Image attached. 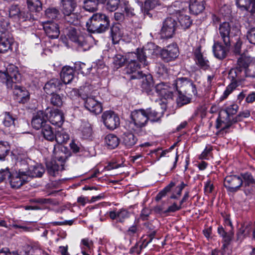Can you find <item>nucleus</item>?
Segmentation results:
<instances>
[{"label": "nucleus", "mask_w": 255, "mask_h": 255, "mask_svg": "<svg viewBox=\"0 0 255 255\" xmlns=\"http://www.w3.org/2000/svg\"><path fill=\"white\" fill-rule=\"evenodd\" d=\"M20 81V74L13 65H8L4 71H0V82L4 84L7 89L13 90V97L17 102L24 104L29 100V93L19 85Z\"/></svg>", "instance_id": "nucleus-1"}, {"label": "nucleus", "mask_w": 255, "mask_h": 255, "mask_svg": "<svg viewBox=\"0 0 255 255\" xmlns=\"http://www.w3.org/2000/svg\"><path fill=\"white\" fill-rule=\"evenodd\" d=\"M109 25L108 17L101 13L94 14L86 22L87 30L91 33H104L108 29Z\"/></svg>", "instance_id": "nucleus-2"}, {"label": "nucleus", "mask_w": 255, "mask_h": 255, "mask_svg": "<svg viewBox=\"0 0 255 255\" xmlns=\"http://www.w3.org/2000/svg\"><path fill=\"white\" fill-rule=\"evenodd\" d=\"M131 121L128 125V129L138 134L142 135L145 132L143 128L148 121L145 110L140 109L133 111L131 114Z\"/></svg>", "instance_id": "nucleus-3"}, {"label": "nucleus", "mask_w": 255, "mask_h": 255, "mask_svg": "<svg viewBox=\"0 0 255 255\" xmlns=\"http://www.w3.org/2000/svg\"><path fill=\"white\" fill-rule=\"evenodd\" d=\"M128 63L127 66L125 71L130 75V79H141L143 78L144 74L142 72L138 71V69L144 67L147 65H143L139 61L138 55L135 53H131L128 55Z\"/></svg>", "instance_id": "nucleus-4"}, {"label": "nucleus", "mask_w": 255, "mask_h": 255, "mask_svg": "<svg viewBox=\"0 0 255 255\" xmlns=\"http://www.w3.org/2000/svg\"><path fill=\"white\" fill-rule=\"evenodd\" d=\"M240 33V30L237 26L231 27L227 22H223L219 27V35L227 47L230 46L231 42H234L233 37L238 36Z\"/></svg>", "instance_id": "nucleus-5"}, {"label": "nucleus", "mask_w": 255, "mask_h": 255, "mask_svg": "<svg viewBox=\"0 0 255 255\" xmlns=\"http://www.w3.org/2000/svg\"><path fill=\"white\" fill-rule=\"evenodd\" d=\"M67 36L72 41L79 51H86L89 49L90 46L87 42V39L79 30L75 28L69 29Z\"/></svg>", "instance_id": "nucleus-6"}, {"label": "nucleus", "mask_w": 255, "mask_h": 255, "mask_svg": "<svg viewBox=\"0 0 255 255\" xmlns=\"http://www.w3.org/2000/svg\"><path fill=\"white\" fill-rule=\"evenodd\" d=\"M177 23L173 17H167L163 22L160 30L161 37L162 38H170L175 33Z\"/></svg>", "instance_id": "nucleus-7"}, {"label": "nucleus", "mask_w": 255, "mask_h": 255, "mask_svg": "<svg viewBox=\"0 0 255 255\" xmlns=\"http://www.w3.org/2000/svg\"><path fill=\"white\" fill-rule=\"evenodd\" d=\"M156 47L152 43H148L142 49L137 48L135 53L138 55L139 61L143 65H148V62L147 58L157 54L155 50Z\"/></svg>", "instance_id": "nucleus-8"}, {"label": "nucleus", "mask_w": 255, "mask_h": 255, "mask_svg": "<svg viewBox=\"0 0 255 255\" xmlns=\"http://www.w3.org/2000/svg\"><path fill=\"white\" fill-rule=\"evenodd\" d=\"M102 119L105 127L111 130L117 128L120 124L119 116L114 112L107 111L103 113Z\"/></svg>", "instance_id": "nucleus-9"}, {"label": "nucleus", "mask_w": 255, "mask_h": 255, "mask_svg": "<svg viewBox=\"0 0 255 255\" xmlns=\"http://www.w3.org/2000/svg\"><path fill=\"white\" fill-rule=\"evenodd\" d=\"M224 184L228 191L231 192H236L243 185V181L241 177L236 175H231L226 177Z\"/></svg>", "instance_id": "nucleus-10"}, {"label": "nucleus", "mask_w": 255, "mask_h": 255, "mask_svg": "<svg viewBox=\"0 0 255 255\" xmlns=\"http://www.w3.org/2000/svg\"><path fill=\"white\" fill-rule=\"evenodd\" d=\"M244 185V192L246 195H253L255 192V179L251 173L241 174Z\"/></svg>", "instance_id": "nucleus-11"}, {"label": "nucleus", "mask_w": 255, "mask_h": 255, "mask_svg": "<svg viewBox=\"0 0 255 255\" xmlns=\"http://www.w3.org/2000/svg\"><path fill=\"white\" fill-rule=\"evenodd\" d=\"M252 232L253 239H255V222L254 225L251 222L244 223L238 229L237 233V240L242 242Z\"/></svg>", "instance_id": "nucleus-12"}, {"label": "nucleus", "mask_w": 255, "mask_h": 255, "mask_svg": "<svg viewBox=\"0 0 255 255\" xmlns=\"http://www.w3.org/2000/svg\"><path fill=\"white\" fill-rule=\"evenodd\" d=\"M179 55V50L176 44H170L160 51V55L162 59L166 61L169 62L175 59Z\"/></svg>", "instance_id": "nucleus-13"}, {"label": "nucleus", "mask_w": 255, "mask_h": 255, "mask_svg": "<svg viewBox=\"0 0 255 255\" xmlns=\"http://www.w3.org/2000/svg\"><path fill=\"white\" fill-rule=\"evenodd\" d=\"M155 89L156 93L165 99H172L174 92L172 86L163 82L157 84Z\"/></svg>", "instance_id": "nucleus-14"}, {"label": "nucleus", "mask_w": 255, "mask_h": 255, "mask_svg": "<svg viewBox=\"0 0 255 255\" xmlns=\"http://www.w3.org/2000/svg\"><path fill=\"white\" fill-rule=\"evenodd\" d=\"M85 107L90 112L96 115L100 114L103 110L101 103L91 97L86 99Z\"/></svg>", "instance_id": "nucleus-15"}, {"label": "nucleus", "mask_w": 255, "mask_h": 255, "mask_svg": "<svg viewBox=\"0 0 255 255\" xmlns=\"http://www.w3.org/2000/svg\"><path fill=\"white\" fill-rule=\"evenodd\" d=\"M140 5V9L144 15H148L150 10L154 8L157 5L160 4L161 0H136Z\"/></svg>", "instance_id": "nucleus-16"}, {"label": "nucleus", "mask_w": 255, "mask_h": 255, "mask_svg": "<svg viewBox=\"0 0 255 255\" xmlns=\"http://www.w3.org/2000/svg\"><path fill=\"white\" fill-rule=\"evenodd\" d=\"M48 119L47 116L42 111H39L33 116L31 125L33 128L36 129H39L41 128H43L45 125L47 120Z\"/></svg>", "instance_id": "nucleus-17"}, {"label": "nucleus", "mask_w": 255, "mask_h": 255, "mask_svg": "<svg viewBox=\"0 0 255 255\" xmlns=\"http://www.w3.org/2000/svg\"><path fill=\"white\" fill-rule=\"evenodd\" d=\"M9 179L11 186L13 188H18L27 181V176L24 171L19 169L18 173L15 176Z\"/></svg>", "instance_id": "nucleus-18"}, {"label": "nucleus", "mask_w": 255, "mask_h": 255, "mask_svg": "<svg viewBox=\"0 0 255 255\" xmlns=\"http://www.w3.org/2000/svg\"><path fill=\"white\" fill-rule=\"evenodd\" d=\"M63 84L60 80L52 79L46 83L44 90L47 94H50L60 90Z\"/></svg>", "instance_id": "nucleus-19"}, {"label": "nucleus", "mask_w": 255, "mask_h": 255, "mask_svg": "<svg viewBox=\"0 0 255 255\" xmlns=\"http://www.w3.org/2000/svg\"><path fill=\"white\" fill-rule=\"evenodd\" d=\"M43 28L49 37L54 39L58 37L60 31L57 23L49 21L44 24Z\"/></svg>", "instance_id": "nucleus-20"}, {"label": "nucleus", "mask_w": 255, "mask_h": 255, "mask_svg": "<svg viewBox=\"0 0 255 255\" xmlns=\"http://www.w3.org/2000/svg\"><path fill=\"white\" fill-rule=\"evenodd\" d=\"M235 119L231 120V117H226L223 114L220 113L217 120L216 128L224 130L229 128L231 125L235 123Z\"/></svg>", "instance_id": "nucleus-21"}, {"label": "nucleus", "mask_w": 255, "mask_h": 255, "mask_svg": "<svg viewBox=\"0 0 255 255\" xmlns=\"http://www.w3.org/2000/svg\"><path fill=\"white\" fill-rule=\"evenodd\" d=\"M109 215L112 220H116L117 222L123 223L129 217V213L126 209L122 208L118 211H110Z\"/></svg>", "instance_id": "nucleus-22"}, {"label": "nucleus", "mask_w": 255, "mask_h": 255, "mask_svg": "<svg viewBox=\"0 0 255 255\" xmlns=\"http://www.w3.org/2000/svg\"><path fill=\"white\" fill-rule=\"evenodd\" d=\"M27 176L31 177H41L45 172V168L40 164L36 163L28 167L25 171Z\"/></svg>", "instance_id": "nucleus-23"}, {"label": "nucleus", "mask_w": 255, "mask_h": 255, "mask_svg": "<svg viewBox=\"0 0 255 255\" xmlns=\"http://www.w3.org/2000/svg\"><path fill=\"white\" fill-rule=\"evenodd\" d=\"M196 63L201 68L206 70L209 67V61L201 53V47L197 48L194 52Z\"/></svg>", "instance_id": "nucleus-24"}, {"label": "nucleus", "mask_w": 255, "mask_h": 255, "mask_svg": "<svg viewBox=\"0 0 255 255\" xmlns=\"http://www.w3.org/2000/svg\"><path fill=\"white\" fill-rule=\"evenodd\" d=\"M48 119L52 125L61 127L64 121V117L59 110L55 109L51 111Z\"/></svg>", "instance_id": "nucleus-25"}, {"label": "nucleus", "mask_w": 255, "mask_h": 255, "mask_svg": "<svg viewBox=\"0 0 255 255\" xmlns=\"http://www.w3.org/2000/svg\"><path fill=\"white\" fill-rule=\"evenodd\" d=\"M230 46H223L220 42H215L213 46V51L215 56L219 59L225 58Z\"/></svg>", "instance_id": "nucleus-26"}, {"label": "nucleus", "mask_w": 255, "mask_h": 255, "mask_svg": "<svg viewBox=\"0 0 255 255\" xmlns=\"http://www.w3.org/2000/svg\"><path fill=\"white\" fill-rule=\"evenodd\" d=\"M75 70L70 66H64L61 72V78L64 84L70 83L74 77Z\"/></svg>", "instance_id": "nucleus-27"}, {"label": "nucleus", "mask_w": 255, "mask_h": 255, "mask_svg": "<svg viewBox=\"0 0 255 255\" xmlns=\"http://www.w3.org/2000/svg\"><path fill=\"white\" fill-rule=\"evenodd\" d=\"M61 10L64 15L70 14L77 6L75 0H61Z\"/></svg>", "instance_id": "nucleus-28"}, {"label": "nucleus", "mask_w": 255, "mask_h": 255, "mask_svg": "<svg viewBox=\"0 0 255 255\" xmlns=\"http://www.w3.org/2000/svg\"><path fill=\"white\" fill-rule=\"evenodd\" d=\"M48 173L52 176H56L59 172L64 170V167L59 164L56 160H50L46 163Z\"/></svg>", "instance_id": "nucleus-29"}, {"label": "nucleus", "mask_w": 255, "mask_h": 255, "mask_svg": "<svg viewBox=\"0 0 255 255\" xmlns=\"http://www.w3.org/2000/svg\"><path fill=\"white\" fill-rule=\"evenodd\" d=\"M182 92L191 96H195L197 94L195 85L187 78L183 77Z\"/></svg>", "instance_id": "nucleus-30"}, {"label": "nucleus", "mask_w": 255, "mask_h": 255, "mask_svg": "<svg viewBox=\"0 0 255 255\" xmlns=\"http://www.w3.org/2000/svg\"><path fill=\"white\" fill-rule=\"evenodd\" d=\"M14 42L13 39L5 35L0 37V53H5L11 50V46Z\"/></svg>", "instance_id": "nucleus-31"}, {"label": "nucleus", "mask_w": 255, "mask_h": 255, "mask_svg": "<svg viewBox=\"0 0 255 255\" xmlns=\"http://www.w3.org/2000/svg\"><path fill=\"white\" fill-rule=\"evenodd\" d=\"M80 135L84 139H90L93 135V129L91 125L87 122H82L79 128Z\"/></svg>", "instance_id": "nucleus-32"}, {"label": "nucleus", "mask_w": 255, "mask_h": 255, "mask_svg": "<svg viewBox=\"0 0 255 255\" xmlns=\"http://www.w3.org/2000/svg\"><path fill=\"white\" fill-rule=\"evenodd\" d=\"M28 13L25 14L24 12L20 10L17 5H12L9 9V15L17 19H23L26 20L28 18Z\"/></svg>", "instance_id": "nucleus-33"}, {"label": "nucleus", "mask_w": 255, "mask_h": 255, "mask_svg": "<svg viewBox=\"0 0 255 255\" xmlns=\"http://www.w3.org/2000/svg\"><path fill=\"white\" fill-rule=\"evenodd\" d=\"M236 4L251 13L255 12V0H236Z\"/></svg>", "instance_id": "nucleus-34"}, {"label": "nucleus", "mask_w": 255, "mask_h": 255, "mask_svg": "<svg viewBox=\"0 0 255 255\" xmlns=\"http://www.w3.org/2000/svg\"><path fill=\"white\" fill-rule=\"evenodd\" d=\"M137 141V137L131 132H125L122 136V144L127 148L132 147L136 144Z\"/></svg>", "instance_id": "nucleus-35"}, {"label": "nucleus", "mask_w": 255, "mask_h": 255, "mask_svg": "<svg viewBox=\"0 0 255 255\" xmlns=\"http://www.w3.org/2000/svg\"><path fill=\"white\" fill-rule=\"evenodd\" d=\"M105 142L107 147L111 149L117 147L119 144L118 137L113 134L107 135L105 138Z\"/></svg>", "instance_id": "nucleus-36"}, {"label": "nucleus", "mask_w": 255, "mask_h": 255, "mask_svg": "<svg viewBox=\"0 0 255 255\" xmlns=\"http://www.w3.org/2000/svg\"><path fill=\"white\" fill-rule=\"evenodd\" d=\"M142 81L141 87L147 94H149L153 89V83L150 75L143 76Z\"/></svg>", "instance_id": "nucleus-37"}, {"label": "nucleus", "mask_w": 255, "mask_h": 255, "mask_svg": "<svg viewBox=\"0 0 255 255\" xmlns=\"http://www.w3.org/2000/svg\"><path fill=\"white\" fill-rule=\"evenodd\" d=\"M190 10L194 14H198L201 12L205 7L203 1L195 0L189 5Z\"/></svg>", "instance_id": "nucleus-38"}, {"label": "nucleus", "mask_w": 255, "mask_h": 255, "mask_svg": "<svg viewBox=\"0 0 255 255\" xmlns=\"http://www.w3.org/2000/svg\"><path fill=\"white\" fill-rule=\"evenodd\" d=\"M253 58V57L246 56L241 57L238 60L237 67L240 69L241 71L244 69L246 71V69L248 68Z\"/></svg>", "instance_id": "nucleus-39"}, {"label": "nucleus", "mask_w": 255, "mask_h": 255, "mask_svg": "<svg viewBox=\"0 0 255 255\" xmlns=\"http://www.w3.org/2000/svg\"><path fill=\"white\" fill-rule=\"evenodd\" d=\"M111 33L113 41L115 43L118 42L123 36V31L118 25H115L111 27Z\"/></svg>", "instance_id": "nucleus-40"}, {"label": "nucleus", "mask_w": 255, "mask_h": 255, "mask_svg": "<svg viewBox=\"0 0 255 255\" xmlns=\"http://www.w3.org/2000/svg\"><path fill=\"white\" fill-rule=\"evenodd\" d=\"M148 121L152 122H158L161 117L160 113L153 110L151 108L147 109L145 110Z\"/></svg>", "instance_id": "nucleus-41"}, {"label": "nucleus", "mask_w": 255, "mask_h": 255, "mask_svg": "<svg viewBox=\"0 0 255 255\" xmlns=\"http://www.w3.org/2000/svg\"><path fill=\"white\" fill-rule=\"evenodd\" d=\"M218 233L223 238L224 241L228 244L231 241L234 232L232 230L227 232L222 226H220L218 228Z\"/></svg>", "instance_id": "nucleus-42"}, {"label": "nucleus", "mask_w": 255, "mask_h": 255, "mask_svg": "<svg viewBox=\"0 0 255 255\" xmlns=\"http://www.w3.org/2000/svg\"><path fill=\"white\" fill-rule=\"evenodd\" d=\"M178 21L181 26L184 29L188 28L192 23L189 16L183 14H179Z\"/></svg>", "instance_id": "nucleus-43"}, {"label": "nucleus", "mask_w": 255, "mask_h": 255, "mask_svg": "<svg viewBox=\"0 0 255 255\" xmlns=\"http://www.w3.org/2000/svg\"><path fill=\"white\" fill-rule=\"evenodd\" d=\"M27 3L31 11H39L42 9V3L40 0H27Z\"/></svg>", "instance_id": "nucleus-44"}, {"label": "nucleus", "mask_w": 255, "mask_h": 255, "mask_svg": "<svg viewBox=\"0 0 255 255\" xmlns=\"http://www.w3.org/2000/svg\"><path fill=\"white\" fill-rule=\"evenodd\" d=\"M69 138V135L63 130L58 131L54 137V139L58 144H62L66 142Z\"/></svg>", "instance_id": "nucleus-45"}, {"label": "nucleus", "mask_w": 255, "mask_h": 255, "mask_svg": "<svg viewBox=\"0 0 255 255\" xmlns=\"http://www.w3.org/2000/svg\"><path fill=\"white\" fill-rule=\"evenodd\" d=\"M42 133L44 138L50 141L54 139L55 134H54L51 127L48 125H45L42 129Z\"/></svg>", "instance_id": "nucleus-46"}, {"label": "nucleus", "mask_w": 255, "mask_h": 255, "mask_svg": "<svg viewBox=\"0 0 255 255\" xmlns=\"http://www.w3.org/2000/svg\"><path fill=\"white\" fill-rule=\"evenodd\" d=\"M99 2L97 0H87L84 2V8L87 11L93 12L97 10Z\"/></svg>", "instance_id": "nucleus-47"}, {"label": "nucleus", "mask_w": 255, "mask_h": 255, "mask_svg": "<svg viewBox=\"0 0 255 255\" xmlns=\"http://www.w3.org/2000/svg\"><path fill=\"white\" fill-rule=\"evenodd\" d=\"M242 71L237 67L234 68H232L230 70L229 72V78L232 81L237 83V82L240 80V74Z\"/></svg>", "instance_id": "nucleus-48"}, {"label": "nucleus", "mask_w": 255, "mask_h": 255, "mask_svg": "<svg viewBox=\"0 0 255 255\" xmlns=\"http://www.w3.org/2000/svg\"><path fill=\"white\" fill-rule=\"evenodd\" d=\"M50 103L54 106L59 107L63 104V97L55 93L50 94Z\"/></svg>", "instance_id": "nucleus-49"}, {"label": "nucleus", "mask_w": 255, "mask_h": 255, "mask_svg": "<svg viewBox=\"0 0 255 255\" xmlns=\"http://www.w3.org/2000/svg\"><path fill=\"white\" fill-rule=\"evenodd\" d=\"M53 151L55 154V158L54 160H56L60 165L64 167V163L66 159V155L64 154L61 151H56L55 147H54Z\"/></svg>", "instance_id": "nucleus-50"}, {"label": "nucleus", "mask_w": 255, "mask_h": 255, "mask_svg": "<svg viewBox=\"0 0 255 255\" xmlns=\"http://www.w3.org/2000/svg\"><path fill=\"white\" fill-rule=\"evenodd\" d=\"M2 123L6 127H10L14 126V119L9 114V113H5L2 116Z\"/></svg>", "instance_id": "nucleus-51"}, {"label": "nucleus", "mask_w": 255, "mask_h": 255, "mask_svg": "<svg viewBox=\"0 0 255 255\" xmlns=\"http://www.w3.org/2000/svg\"><path fill=\"white\" fill-rule=\"evenodd\" d=\"M10 147L7 142H0V160H3L8 154Z\"/></svg>", "instance_id": "nucleus-52"}, {"label": "nucleus", "mask_w": 255, "mask_h": 255, "mask_svg": "<svg viewBox=\"0 0 255 255\" xmlns=\"http://www.w3.org/2000/svg\"><path fill=\"white\" fill-rule=\"evenodd\" d=\"M177 104L178 106L181 107L190 102V98L182 94L181 91H179L178 96L176 99Z\"/></svg>", "instance_id": "nucleus-53"}, {"label": "nucleus", "mask_w": 255, "mask_h": 255, "mask_svg": "<svg viewBox=\"0 0 255 255\" xmlns=\"http://www.w3.org/2000/svg\"><path fill=\"white\" fill-rule=\"evenodd\" d=\"M237 86V83L234 82H232L226 88V89L224 91L223 95L220 97L221 101H223L226 99L228 96L235 89Z\"/></svg>", "instance_id": "nucleus-54"}, {"label": "nucleus", "mask_w": 255, "mask_h": 255, "mask_svg": "<svg viewBox=\"0 0 255 255\" xmlns=\"http://www.w3.org/2000/svg\"><path fill=\"white\" fill-rule=\"evenodd\" d=\"M238 109V106L237 105L232 104L229 106L225 111L221 113L225 115L226 117H231V116L236 114Z\"/></svg>", "instance_id": "nucleus-55"}, {"label": "nucleus", "mask_w": 255, "mask_h": 255, "mask_svg": "<svg viewBox=\"0 0 255 255\" xmlns=\"http://www.w3.org/2000/svg\"><path fill=\"white\" fill-rule=\"evenodd\" d=\"M245 74L247 77H255V58L253 59L249 67L246 69Z\"/></svg>", "instance_id": "nucleus-56"}, {"label": "nucleus", "mask_w": 255, "mask_h": 255, "mask_svg": "<svg viewBox=\"0 0 255 255\" xmlns=\"http://www.w3.org/2000/svg\"><path fill=\"white\" fill-rule=\"evenodd\" d=\"M120 0H107L106 8L111 11L117 9L120 3Z\"/></svg>", "instance_id": "nucleus-57"}, {"label": "nucleus", "mask_w": 255, "mask_h": 255, "mask_svg": "<svg viewBox=\"0 0 255 255\" xmlns=\"http://www.w3.org/2000/svg\"><path fill=\"white\" fill-rule=\"evenodd\" d=\"M175 186V183L173 182L170 183V184L165 187L163 190L160 191L156 196V200H160L163 196H164L167 192L170 191L171 188Z\"/></svg>", "instance_id": "nucleus-58"}, {"label": "nucleus", "mask_w": 255, "mask_h": 255, "mask_svg": "<svg viewBox=\"0 0 255 255\" xmlns=\"http://www.w3.org/2000/svg\"><path fill=\"white\" fill-rule=\"evenodd\" d=\"M59 14V10L55 8H49L47 9L45 11L46 16L52 19H56Z\"/></svg>", "instance_id": "nucleus-59"}, {"label": "nucleus", "mask_w": 255, "mask_h": 255, "mask_svg": "<svg viewBox=\"0 0 255 255\" xmlns=\"http://www.w3.org/2000/svg\"><path fill=\"white\" fill-rule=\"evenodd\" d=\"M125 62V59L121 55H117L114 57L113 63L116 68L122 67Z\"/></svg>", "instance_id": "nucleus-60"}, {"label": "nucleus", "mask_w": 255, "mask_h": 255, "mask_svg": "<svg viewBox=\"0 0 255 255\" xmlns=\"http://www.w3.org/2000/svg\"><path fill=\"white\" fill-rule=\"evenodd\" d=\"M139 228L136 225H133L130 227L126 231V235L130 238H133L137 236L139 234Z\"/></svg>", "instance_id": "nucleus-61"}, {"label": "nucleus", "mask_w": 255, "mask_h": 255, "mask_svg": "<svg viewBox=\"0 0 255 255\" xmlns=\"http://www.w3.org/2000/svg\"><path fill=\"white\" fill-rule=\"evenodd\" d=\"M186 4V3L181 2L180 1H175L171 5L172 8L176 13H180L182 10H184V7L182 5Z\"/></svg>", "instance_id": "nucleus-62"}, {"label": "nucleus", "mask_w": 255, "mask_h": 255, "mask_svg": "<svg viewBox=\"0 0 255 255\" xmlns=\"http://www.w3.org/2000/svg\"><path fill=\"white\" fill-rule=\"evenodd\" d=\"M156 72L159 75L164 78H166L167 76L168 70L163 64L160 63L158 64Z\"/></svg>", "instance_id": "nucleus-63"}, {"label": "nucleus", "mask_w": 255, "mask_h": 255, "mask_svg": "<svg viewBox=\"0 0 255 255\" xmlns=\"http://www.w3.org/2000/svg\"><path fill=\"white\" fill-rule=\"evenodd\" d=\"M247 37L250 43L255 45V27L248 30Z\"/></svg>", "instance_id": "nucleus-64"}]
</instances>
